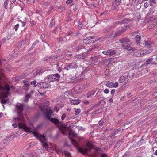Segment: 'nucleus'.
Instances as JSON below:
<instances>
[{"mask_svg": "<svg viewBox=\"0 0 157 157\" xmlns=\"http://www.w3.org/2000/svg\"><path fill=\"white\" fill-rule=\"evenodd\" d=\"M101 157H107L105 155H102Z\"/></svg>", "mask_w": 157, "mask_h": 157, "instance_id": "54", "label": "nucleus"}, {"mask_svg": "<svg viewBox=\"0 0 157 157\" xmlns=\"http://www.w3.org/2000/svg\"><path fill=\"white\" fill-rule=\"evenodd\" d=\"M77 67L76 64L75 63H73L67 65L64 67V69L68 70L70 69L75 68Z\"/></svg>", "mask_w": 157, "mask_h": 157, "instance_id": "11", "label": "nucleus"}, {"mask_svg": "<svg viewBox=\"0 0 157 157\" xmlns=\"http://www.w3.org/2000/svg\"><path fill=\"white\" fill-rule=\"evenodd\" d=\"M62 69L60 67L58 69V71H59V72H61L62 71Z\"/></svg>", "mask_w": 157, "mask_h": 157, "instance_id": "47", "label": "nucleus"}, {"mask_svg": "<svg viewBox=\"0 0 157 157\" xmlns=\"http://www.w3.org/2000/svg\"><path fill=\"white\" fill-rule=\"evenodd\" d=\"M61 133L65 135L68 134L71 141L74 146L77 148L78 151L82 153L87 154L88 151L93 148V145L90 142H88L87 144V147H81L78 146V144L76 141L71 139V138H75L77 136V134L75 133L74 132L72 131L70 128H68L66 124H62L59 128Z\"/></svg>", "mask_w": 157, "mask_h": 157, "instance_id": "2", "label": "nucleus"}, {"mask_svg": "<svg viewBox=\"0 0 157 157\" xmlns=\"http://www.w3.org/2000/svg\"><path fill=\"white\" fill-rule=\"evenodd\" d=\"M102 52L103 54L105 55H109V49L107 51H104Z\"/></svg>", "mask_w": 157, "mask_h": 157, "instance_id": "28", "label": "nucleus"}, {"mask_svg": "<svg viewBox=\"0 0 157 157\" xmlns=\"http://www.w3.org/2000/svg\"><path fill=\"white\" fill-rule=\"evenodd\" d=\"M109 91V90L107 89H105L104 90V93L106 94L108 93Z\"/></svg>", "mask_w": 157, "mask_h": 157, "instance_id": "35", "label": "nucleus"}, {"mask_svg": "<svg viewBox=\"0 0 157 157\" xmlns=\"http://www.w3.org/2000/svg\"><path fill=\"white\" fill-rule=\"evenodd\" d=\"M119 42L121 43H123L121 46V48L123 49H127L128 51L134 52L135 49L130 47L128 43L129 42V40L127 38H123L119 40Z\"/></svg>", "mask_w": 157, "mask_h": 157, "instance_id": "5", "label": "nucleus"}, {"mask_svg": "<svg viewBox=\"0 0 157 157\" xmlns=\"http://www.w3.org/2000/svg\"><path fill=\"white\" fill-rule=\"evenodd\" d=\"M99 124L100 125H102V122H101V121H100L99 122Z\"/></svg>", "mask_w": 157, "mask_h": 157, "instance_id": "52", "label": "nucleus"}, {"mask_svg": "<svg viewBox=\"0 0 157 157\" xmlns=\"http://www.w3.org/2000/svg\"><path fill=\"white\" fill-rule=\"evenodd\" d=\"M41 36H42V37H44L45 36H44V34H42L41 35Z\"/></svg>", "mask_w": 157, "mask_h": 157, "instance_id": "59", "label": "nucleus"}, {"mask_svg": "<svg viewBox=\"0 0 157 157\" xmlns=\"http://www.w3.org/2000/svg\"><path fill=\"white\" fill-rule=\"evenodd\" d=\"M135 40H136V42L137 43H140V41L141 40V37L139 35H137L135 37Z\"/></svg>", "mask_w": 157, "mask_h": 157, "instance_id": "16", "label": "nucleus"}, {"mask_svg": "<svg viewBox=\"0 0 157 157\" xmlns=\"http://www.w3.org/2000/svg\"><path fill=\"white\" fill-rule=\"evenodd\" d=\"M49 86V84L45 82H39L36 85L34 86V87L37 86L40 88H46Z\"/></svg>", "mask_w": 157, "mask_h": 157, "instance_id": "8", "label": "nucleus"}, {"mask_svg": "<svg viewBox=\"0 0 157 157\" xmlns=\"http://www.w3.org/2000/svg\"><path fill=\"white\" fill-rule=\"evenodd\" d=\"M153 60L152 58H150L148 59L146 61V63L147 64H148L150 63Z\"/></svg>", "mask_w": 157, "mask_h": 157, "instance_id": "24", "label": "nucleus"}, {"mask_svg": "<svg viewBox=\"0 0 157 157\" xmlns=\"http://www.w3.org/2000/svg\"><path fill=\"white\" fill-rule=\"evenodd\" d=\"M121 2V0H115V2L116 4L117 5H119Z\"/></svg>", "mask_w": 157, "mask_h": 157, "instance_id": "32", "label": "nucleus"}, {"mask_svg": "<svg viewBox=\"0 0 157 157\" xmlns=\"http://www.w3.org/2000/svg\"><path fill=\"white\" fill-rule=\"evenodd\" d=\"M115 92V90L114 89H112L111 91V93L113 95L114 93Z\"/></svg>", "mask_w": 157, "mask_h": 157, "instance_id": "36", "label": "nucleus"}, {"mask_svg": "<svg viewBox=\"0 0 157 157\" xmlns=\"http://www.w3.org/2000/svg\"><path fill=\"white\" fill-rule=\"evenodd\" d=\"M75 57L76 58H79V57H78V56H76Z\"/></svg>", "mask_w": 157, "mask_h": 157, "instance_id": "61", "label": "nucleus"}, {"mask_svg": "<svg viewBox=\"0 0 157 157\" xmlns=\"http://www.w3.org/2000/svg\"><path fill=\"white\" fill-rule=\"evenodd\" d=\"M156 59L157 61V56L156 57Z\"/></svg>", "mask_w": 157, "mask_h": 157, "instance_id": "64", "label": "nucleus"}, {"mask_svg": "<svg viewBox=\"0 0 157 157\" xmlns=\"http://www.w3.org/2000/svg\"><path fill=\"white\" fill-rule=\"evenodd\" d=\"M48 59H49V58L48 57H47L46 59L45 60H47Z\"/></svg>", "mask_w": 157, "mask_h": 157, "instance_id": "60", "label": "nucleus"}, {"mask_svg": "<svg viewBox=\"0 0 157 157\" xmlns=\"http://www.w3.org/2000/svg\"><path fill=\"white\" fill-rule=\"evenodd\" d=\"M54 110L57 113L59 111V109H57L56 107L54 108Z\"/></svg>", "mask_w": 157, "mask_h": 157, "instance_id": "44", "label": "nucleus"}, {"mask_svg": "<svg viewBox=\"0 0 157 157\" xmlns=\"http://www.w3.org/2000/svg\"><path fill=\"white\" fill-rule=\"evenodd\" d=\"M150 5L151 6H153L152 4V3L150 4Z\"/></svg>", "mask_w": 157, "mask_h": 157, "instance_id": "63", "label": "nucleus"}, {"mask_svg": "<svg viewBox=\"0 0 157 157\" xmlns=\"http://www.w3.org/2000/svg\"><path fill=\"white\" fill-rule=\"evenodd\" d=\"M150 2H152L153 3L155 4L156 3V2L155 0H150Z\"/></svg>", "mask_w": 157, "mask_h": 157, "instance_id": "40", "label": "nucleus"}, {"mask_svg": "<svg viewBox=\"0 0 157 157\" xmlns=\"http://www.w3.org/2000/svg\"><path fill=\"white\" fill-rule=\"evenodd\" d=\"M62 153L63 155H65L67 157H70L71 155L70 153L67 151H64Z\"/></svg>", "mask_w": 157, "mask_h": 157, "instance_id": "18", "label": "nucleus"}, {"mask_svg": "<svg viewBox=\"0 0 157 157\" xmlns=\"http://www.w3.org/2000/svg\"><path fill=\"white\" fill-rule=\"evenodd\" d=\"M93 109V107H92L91 108H90L87 111L89 112H90V111H91V110H92Z\"/></svg>", "mask_w": 157, "mask_h": 157, "instance_id": "45", "label": "nucleus"}, {"mask_svg": "<svg viewBox=\"0 0 157 157\" xmlns=\"http://www.w3.org/2000/svg\"><path fill=\"white\" fill-rule=\"evenodd\" d=\"M99 150H100V149L99 148H96V150L97 151H98Z\"/></svg>", "mask_w": 157, "mask_h": 157, "instance_id": "57", "label": "nucleus"}, {"mask_svg": "<svg viewBox=\"0 0 157 157\" xmlns=\"http://www.w3.org/2000/svg\"><path fill=\"white\" fill-rule=\"evenodd\" d=\"M96 40L95 37L89 36L84 39L83 40V42L85 44H87L90 43H93Z\"/></svg>", "mask_w": 157, "mask_h": 157, "instance_id": "7", "label": "nucleus"}, {"mask_svg": "<svg viewBox=\"0 0 157 157\" xmlns=\"http://www.w3.org/2000/svg\"><path fill=\"white\" fill-rule=\"evenodd\" d=\"M149 5H148V4L147 3V2H146L144 4V6L145 7V8H147L148 7Z\"/></svg>", "mask_w": 157, "mask_h": 157, "instance_id": "37", "label": "nucleus"}, {"mask_svg": "<svg viewBox=\"0 0 157 157\" xmlns=\"http://www.w3.org/2000/svg\"><path fill=\"white\" fill-rule=\"evenodd\" d=\"M60 75L58 74H56L48 76L46 80L48 82H53L55 81H58Z\"/></svg>", "mask_w": 157, "mask_h": 157, "instance_id": "6", "label": "nucleus"}, {"mask_svg": "<svg viewBox=\"0 0 157 157\" xmlns=\"http://www.w3.org/2000/svg\"><path fill=\"white\" fill-rule=\"evenodd\" d=\"M147 48H151V49L147 50H139V49L138 48V47H136L135 50H138L134 52V55L136 56H144V55L149 53L152 52V45H151L150 42L149 41H145L143 44Z\"/></svg>", "mask_w": 157, "mask_h": 157, "instance_id": "4", "label": "nucleus"}, {"mask_svg": "<svg viewBox=\"0 0 157 157\" xmlns=\"http://www.w3.org/2000/svg\"><path fill=\"white\" fill-rule=\"evenodd\" d=\"M9 2V0H6V1L5 2L4 5L5 8H7L8 6L7 5Z\"/></svg>", "mask_w": 157, "mask_h": 157, "instance_id": "21", "label": "nucleus"}, {"mask_svg": "<svg viewBox=\"0 0 157 157\" xmlns=\"http://www.w3.org/2000/svg\"><path fill=\"white\" fill-rule=\"evenodd\" d=\"M48 105L46 106L43 105L42 106L40 105V107L41 110L48 119H49L52 122H53L55 124H57L59 126V121L57 119L55 118H50V117H52L54 115V114L50 108H48Z\"/></svg>", "mask_w": 157, "mask_h": 157, "instance_id": "3", "label": "nucleus"}, {"mask_svg": "<svg viewBox=\"0 0 157 157\" xmlns=\"http://www.w3.org/2000/svg\"><path fill=\"white\" fill-rule=\"evenodd\" d=\"M116 53L115 50H112L111 49H109V55L110 56H112L114 54H115Z\"/></svg>", "mask_w": 157, "mask_h": 157, "instance_id": "14", "label": "nucleus"}, {"mask_svg": "<svg viewBox=\"0 0 157 157\" xmlns=\"http://www.w3.org/2000/svg\"><path fill=\"white\" fill-rule=\"evenodd\" d=\"M72 32L71 31L69 32L67 34V36H69L71 35L72 34Z\"/></svg>", "mask_w": 157, "mask_h": 157, "instance_id": "43", "label": "nucleus"}, {"mask_svg": "<svg viewBox=\"0 0 157 157\" xmlns=\"http://www.w3.org/2000/svg\"><path fill=\"white\" fill-rule=\"evenodd\" d=\"M22 78V77H19V78H18V77H17V80H19L21 79Z\"/></svg>", "mask_w": 157, "mask_h": 157, "instance_id": "49", "label": "nucleus"}, {"mask_svg": "<svg viewBox=\"0 0 157 157\" xmlns=\"http://www.w3.org/2000/svg\"><path fill=\"white\" fill-rule=\"evenodd\" d=\"M8 100L2 99L1 101V102L2 104H5L8 101Z\"/></svg>", "mask_w": 157, "mask_h": 157, "instance_id": "25", "label": "nucleus"}, {"mask_svg": "<svg viewBox=\"0 0 157 157\" xmlns=\"http://www.w3.org/2000/svg\"><path fill=\"white\" fill-rule=\"evenodd\" d=\"M125 78V77L124 76H122L120 77L118 81L122 83L124 81Z\"/></svg>", "mask_w": 157, "mask_h": 157, "instance_id": "15", "label": "nucleus"}, {"mask_svg": "<svg viewBox=\"0 0 157 157\" xmlns=\"http://www.w3.org/2000/svg\"><path fill=\"white\" fill-rule=\"evenodd\" d=\"M95 91L94 90L90 92L87 95L88 98H90L91 96L94 95L95 94Z\"/></svg>", "mask_w": 157, "mask_h": 157, "instance_id": "17", "label": "nucleus"}, {"mask_svg": "<svg viewBox=\"0 0 157 157\" xmlns=\"http://www.w3.org/2000/svg\"><path fill=\"white\" fill-rule=\"evenodd\" d=\"M89 6L90 7V8H93L94 7V4H90Z\"/></svg>", "mask_w": 157, "mask_h": 157, "instance_id": "42", "label": "nucleus"}, {"mask_svg": "<svg viewBox=\"0 0 157 157\" xmlns=\"http://www.w3.org/2000/svg\"><path fill=\"white\" fill-rule=\"evenodd\" d=\"M22 26L23 27H24L25 25V23H23V22H22Z\"/></svg>", "mask_w": 157, "mask_h": 157, "instance_id": "50", "label": "nucleus"}, {"mask_svg": "<svg viewBox=\"0 0 157 157\" xmlns=\"http://www.w3.org/2000/svg\"><path fill=\"white\" fill-rule=\"evenodd\" d=\"M40 73V71L39 70H36L33 73V74L34 75V76L36 75L37 74H39Z\"/></svg>", "mask_w": 157, "mask_h": 157, "instance_id": "29", "label": "nucleus"}, {"mask_svg": "<svg viewBox=\"0 0 157 157\" xmlns=\"http://www.w3.org/2000/svg\"><path fill=\"white\" fill-rule=\"evenodd\" d=\"M12 2L13 3L15 4V2H16L15 0H13Z\"/></svg>", "mask_w": 157, "mask_h": 157, "instance_id": "58", "label": "nucleus"}, {"mask_svg": "<svg viewBox=\"0 0 157 157\" xmlns=\"http://www.w3.org/2000/svg\"><path fill=\"white\" fill-rule=\"evenodd\" d=\"M71 103L72 105H78L80 103V101L78 98L75 99H71L70 100Z\"/></svg>", "mask_w": 157, "mask_h": 157, "instance_id": "13", "label": "nucleus"}, {"mask_svg": "<svg viewBox=\"0 0 157 157\" xmlns=\"http://www.w3.org/2000/svg\"><path fill=\"white\" fill-rule=\"evenodd\" d=\"M105 84L108 87L110 88H116L118 86V82H116L115 83L110 82L109 81H106L105 82Z\"/></svg>", "mask_w": 157, "mask_h": 157, "instance_id": "10", "label": "nucleus"}, {"mask_svg": "<svg viewBox=\"0 0 157 157\" xmlns=\"http://www.w3.org/2000/svg\"><path fill=\"white\" fill-rule=\"evenodd\" d=\"M36 80L30 82V83L31 85H34V86H36Z\"/></svg>", "mask_w": 157, "mask_h": 157, "instance_id": "31", "label": "nucleus"}, {"mask_svg": "<svg viewBox=\"0 0 157 157\" xmlns=\"http://www.w3.org/2000/svg\"><path fill=\"white\" fill-rule=\"evenodd\" d=\"M84 103L86 105L88 104L89 103V102L87 100H84L83 101Z\"/></svg>", "mask_w": 157, "mask_h": 157, "instance_id": "39", "label": "nucleus"}, {"mask_svg": "<svg viewBox=\"0 0 157 157\" xmlns=\"http://www.w3.org/2000/svg\"><path fill=\"white\" fill-rule=\"evenodd\" d=\"M81 112V110L80 109H77L75 112V115H78Z\"/></svg>", "mask_w": 157, "mask_h": 157, "instance_id": "22", "label": "nucleus"}, {"mask_svg": "<svg viewBox=\"0 0 157 157\" xmlns=\"http://www.w3.org/2000/svg\"><path fill=\"white\" fill-rule=\"evenodd\" d=\"M3 115V114L2 113H0V118Z\"/></svg>", "mask_w": 157, "mask_h": 157, "instance_id": "53", "label": "nucleus"}, {"mask_svg": "<svg viewBox=\"0 0 157 157\" xmlns=\"http://www.w3.org/2000/svg\"><path fill=\"white\" fill-rule=\"evenodd\" d=\"M66 117V114L64 113L61 117V119L62 120H63Z\"/></svg>", "mask_w": 157, "mask_h": 157, "instance_id": "34", "label": "nucleus"}, {"mask_svg": "<svg viewBox=\"0 0 157 157\" xmlns=\"http://www.w3.org/2000/svg\"><path fill=\"white\" fill-rule=\"evenodd\" d=\"M125 20H127L126 19H125V20H123L122 21H121V22H120V23L121 24H124L125 22H126L125 21Z\"/></svg>", "mask_w": 157, "mask_h": 157, "instance_id": "46", "label": "nucleus"}, {"mask_svg": "<svg viewBox=\"0 0 157 157\" xmlns=\"http://www.w3.org/2000/svg\"><path fill=\"white\" fill-rule=\"evenodd\" d=\"M101 112H99V113H100ZM99 112H98V110H97L95 111H94L93 113L92 114V116H93L94 114H98L99 113Z\"/></svg>", "mask_w": 157, "mask_h": 157, "instance_id": "38", "label": "nucleus"}, {"mask_svg": "<svg viewBox=\"0 0 157 157\" xmlns=\"http://www.w3.org/2000/svg\"><path fill=\"white\" fill-rule=\"evenodd\" d=\"M154 154L157 156V150H156L154 153Z\"/></svg>", "mask_w": 157, "mask_h": 157, "instance_id": "48", "label": "nucleus"}, {"mask_svg": "<svg viewBox=\"0 0 157 157\" xmlns=\"http://www.w3.org/2000/svg\"><path fill=\"white\" fill-rule=\"evenodd\" d=\"M78 26L80 28H81L82 27V21H81L80 20L78 22Z\"/></svg>", "mask_w": 157, "mask_h": 157, "instance_id": "27", "label": "nucleus"}, {"mask_svg": "<svg viewBox=\"0 0 157 157\" xmlns=\"http://www.w3.org/2000/svg\"><path fill=\"white\" fill-rule=\"evenodd\" d=\"M5 61L4 59H0V63H2Z\"/></svg>", "mask_w": 157, "mask_h": 157, "instance_id": "41", "label": "nucleus"}, {"mask_svg": "<svg viewBox=\"0 0 157 157\" xmlns=\"http://www.w3.org/2000/svg\"><path fill=\"white\" fill-rule=\"evenodd\" d=\"M23 105V104L19 103L16 106L15 109L18 114L17 117L13 118L15 123L12 124V126L15 128L18 126L20 129H22L27 132H31L33 136L42 143L43 147L48 150H51L52 149V144L47 143L45 136L40 134L36 130L33 131L31 127L29 128L24 124V119L22 116Z\"/></svg>", "mask_w": 157, "mask_h": 157, "instance_id": "1", "label": "nucleus"}, {"mask_svg": "<svg viewBox=\"0 0 157 157\" xmlns=\"http://www.w3.org/2000/svg\"><path fill=\"white\" fill-rule=\"evenodd\" d=\"M19 26V24H18L15 25L14 27V29L16 31H17L18 30Z\"/></svg>", "mask_w": 157, "mask_h": 157, "instance_id": "30", "label": "nucleus"}, {"mask_svg": "<svg viewBox=\"0 0 157 157\" xmlns=\"http://www.w3.org/2000/svg\"><path fill=\"white\" fill-rule=\"evenodd\" d=\"M39 43V42L38 40H36L34 42L33 45H32L31 48L30 49H29V51H30L31 49H32L37 44H38Z\"/></svg>", "mask_w": 157, "mask_h": 157, "instance_id": "19", "label": "nucleus"}, {"mask_svg": "<svg viewBox=\"0 0 157 157\" xmlns=\"http://www.w3.org/2000/svg\"><path fill=\"white\" fill-rule=\"evenodd\" d=\"M72 2V0H67L66 3L67 4H70Z\"/></svg>", "mask_w": 157, "mask_h": 157, "instance_id": "33", "label": "nucleus"}, {"mask_svg": "<svg viewBox=\"0 0 157 157\" xmlns=\"http://www.w3.org/2000/svg\"><path fill=\"white\" fill-rule=\"evenodd\" d=\"M24 85L25 86H29L30 85V83L27 80H24L23 81Z\"/></svg>", "mask_w": 157, "mask_h": 157, "instance_id": "20", "label": "nucleus"}, {"mask_svg": "<svg viewBox=\"0 0 157 157\" xmlns=\"http://www.w3.org/2000/svg\"><path fill=\"white\" fill-rule=\"evenodd\" d=\"M50 9H51V10H52V9H53V7H52H52H51V8H50Z\"/></svg>", "mask_w": 157, "mask_h": 157, "instance_id": "62", "label": "nucleus"}, {"mask_svg": "<svg viewBox=\"0 0 157 157\" xmlns=\"http://www.w3.org/2000/svg\"><path fill=\"white\" fill-rule=\"evenodd\" d=\"M55 24V21L53 20V19H52V20L51 21L50 25L49 26L52 27Z\"/></svg>", "mask_w": 157, "mask_h": 157, "instance_id": "26", "label": "nucleus"}, {"mask_svg": "<svg viewBox=\"0 0 157 157\" xmlns=\"http://www.w3.org/2000/svg\"><path fill=\"white\" fill-rule=\"evenodd\" d=\"M13 4H12V5H11L10 6V8H12L13 7Z\"/></svg>", "mask_w": 157, "mask_h": 157, "instance_id": "56", "label": "nucleus"}, {"mask_svg": "<svg viewBox=\"0 0 157 157\" xmlns=\"http://www.w3.org/2000/svg\"><path fill=\"white\" fill-rule=\"evenodd\" d=\"M109 101L111 103H112L113 102V100H112V99H109Z\"/></svg>", "mask_w": 157, "mask_h": 157, "instance_id": "55", "label": "nucleus"}, {"mask_svg": "<svg viewBox=\"0 0 157 157\" xmlns=\"http://www.w3.org/2000/svg\"><path fill=\"white\" fill-rule=\"evenodd\" d=\"M66 38L64 37H62L59 40V42L60 43L66 41Z\"/></svg>", "mask_w": 157, "mask_h": 157, "instance_id": "23", "label": "nucleus"}, {"mask_svg": "<svg viewBox=\"0 0 157 157\" xmlns=\"http://www.w3.org/2000/svg\"><path fill=\"white\" fill-rule=\"evenodd\" d=\"M128 27H129V25H128L124 26L122 29L119 30L115 33V36H119L124 32L126 30L127 28Z\"/></svg>", "mask_w": 157, "mask_h": 157, "instance_id": "9", "label": "nucleus"}, {"mask_svg": "<svg viewBox=\"0 0 157 157\" xmlns=\"http://www.w3.org/2000/svg\"><path fill=\"white\" fill-rule=\"evenodd\" d=\"M33 93V91H32L30 92L29 94H27L25 96L24 101L26 102H28V101L29 98L31 97Z\"/></svg>", "mask_w": 157, "mask_h": 157, "instance_id": "12", "label": "nucleus"}, {"mask_svg": "<svg viewBox=\"0 0 157 157\" xmlns=\"http://www.w3.org/2000/svg\"><path fill=\"white\" fill-rule=\"evenodd\" d=\"M89 112L88 111H87L85 112V114H86L87 115H88V113Z\"/></svg>", "mask_w": 157, "mask_h": 157, "instance_id": "51", "label": "nucleus"}]
</instances>
